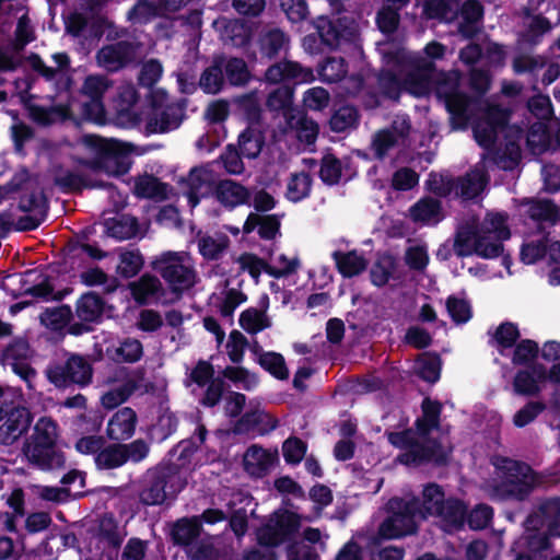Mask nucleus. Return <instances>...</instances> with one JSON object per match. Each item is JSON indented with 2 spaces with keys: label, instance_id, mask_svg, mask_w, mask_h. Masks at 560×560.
Masks as SVG:
<instances>
[{
  "label": "nucleus",
  "instance_id": "f257e3e1",
  "mask_svg": "<svg viewBox=\"0 0 560 560\" xmlns=\"http://www.w3.org/2000/svg\"><path fill=\"white\" fill-rule=\"evenodd\" d=\"M416 431L411 428L401 431H385L390 445L401 451L396 460L409 467L432 464L435 467L447 466L452 450H446L438 438L430 433L440 425L428 422L423 417L415 421Z\"/></svg>",
  "mask_w": 560,
  "mask_h": 560
},
{
  "label": "nucleus",
  "instance_id": "f03ea898",
  "mask_svg": "<svg viewBox=\"0 0 560 560\" xmlns=\"http://www.w3.org/2000/svg\"><path fill=\"white\" fill-rule=\"evenodd\" d=\"M58 424L50 417H40L33 433L25 439L22 453L33 467L51 471L66 466V455L57 444Z\"/></svg>",
  "mask_w": 560,
  "mask_h": 560
},
{
  "label": "nucleus",
  "instance_id": "7ed1b4c3",
  "mask_svg": "<svg viewBox=\"0 0 560 560\" xmlns=\"http://www.w3.org/2000/svg\"><path fill=\"white\" fill-rule=\"evenodd\" d=\"M186 481L176 464H159L149 468L140 481L139 501L154 506L171 503L184 490Z\"/></svg>",
  "mask_w": 560,
  "mask_h": 560
},
{
  "label": "nucleus",
  "instance_id": "20e7f679",
  "mask_svg": "<svg viewBox=\"0 0 560 560\" xmlns=\"http://www.w3.org/2000/svg\"><path fill=\"white\" fill-rule=\"evenodd\" d=\"M420 499L412 497L409 500L394 497L387 504L388 515L377 528V537L384 540L399 539L415 535L418 532Z\"/></svg>",
  "mask_w": 560,
  "mask_h": 560
},
{
  "label": "nucleus",
  "instance_id": "39448f33",
  "mask_svg": "<svg viewBox=\"0 0 560 560\" xmlns=\"http://www.w3.org/2000/svg\"><path fill=\"white\" fill-rule=\"evenodd\" d=\"M497 467L502 477L493 490L503 500L524 501L538 485L537 474L524 462L503 457Z\"/></svg>",
  "mask_w": 560,
  "mask_h": 560
},
{
  "label": "nucleus",
  "instance_id": "423d86ee",
  "mask_svg": "<svg viewBox=\"0 0 560 560\" xmlns=\"http://www.w3.org/2000/svg\"><path fill=\"white\" fill-rule=\"evenodd\" d=\"M45 375L56 388H83L93 380V366L78 353H71L63 361H52L45 369Z\"/></svg>",
  "mask_w": 560,
  "mask_h": 560
},
{
  "label": "nucleus",
  "instance_id": "0eeeda50",
  "mask_svg": "<svg viewBox=\"0 0 560 560\" xmlns=\"http://www.w3.org/2000/svg\"><path fill=\"white\" fill-rule=\"evenodd\" d=\"M150 452V443L141 438L129 443L114 442L104 444L94 457V463L98 470H113L127 463L140 464L149 457Z\"/></svg>",
  "mask_w": 560,
  "mask_h": 560
},
{
  "label": "nucleus",
  "instance_id": "6e6552de",
  "mask_svg": "<svg viewBox=\"0 0 560 560\" xmlns=\"http://www.w3.org/2000/svg\"><path fill=\"white\" fill-rule=\"evenodd\" d=\"M155 270L168 284L171 291L180 298L184 291L195 285V270L184 264L183 257L176 252H165L151 262Z\"/></svg>",
  "mask_w": 560,
  "mask_h": 560
},
{
  "label": "nucleus",
  "instance_id": "1a4fd4ad",
  "mask_svg": "<svg viewBox=\"0 0 560 560\" xmlns=\"http://www.w3.org/2000/svg\"><path fill=\"white\" fill-rule=\"evenodd\" d=\"M290 35L279 26L272 24L262 25L256 33L253 40L252 51L248 58L271 62L278 60L282 55L285 57L290 49Z\"/></svg>",
  "mask_w": 560,
  "mask_h": 560
},
{
  "label": "nucleus",
  "instance_id": "9d476101",
  "mask_svg": "<svg viewBox=\"0 0 560 560\" xmlns=\"http://www.w3.org/2000/svg\"><path fill=\"white\" fill-rule=\"evenodd\" d=\"M33 419L31 410L20 401L3 400L0 406V444L13 445L28 431Z\"/></svg>",
  "mask_w": 560,
  "mask_h": 560
},
{
  "label": "nucleus",
  "instance_id": "9b49d317",
  "mask_svg": "<svg viewBox=\"0 0 560 560\" xmlns=\"http://www.w3.org/2000/svg\"><path fill=\"white\" fill-rule=\"evenodd\" d=\"M439 96L443 97L445 108L450 114V124L455 130H465L468 128L474 117V100L466 93L459 91L456 85L443 91V86L438 88Z\"/></svg>",
  "mask_w": 560,
  "mask_h": 560
},
{
  "label": "nucleus",
  "instance_id": "f8f14e48",
  "mask_svg": "<svg viewBox=\"0 0 560 560\" xmlns=\"http://www.w3.org/2000/svg\"><path fill=\"white\" fill-rule=\"evenodd\" d=\"M145 129L149 133H166L178 128L184 117V107L178 103L163 105L158 97L151 101Z\"/></svg>",
  "mask_w": 560,
  "mask_h": 560
},
{
  "label": "nucleus",
  "instance_id": "ddd939ff",
  "mask_svg": "<svg viewBox=\"0 0 560 560\" xmlns=\"http://www.w3.org/2000/svg\"><path fill=\"white\" fill-rule=\"evenodd\" d=\"M131 149L117 140H106L97 149V164L108 174L125 175L131 167Z\"/></svg>",
  "mask_w": 560,
  "mask_h": 560
},
{
  "label": "nucleus",
  "instance_id": "4468645a",
  "mask_svg": "<svg viewBox=\"0 0 560 560\" xmlns=\"http://www.w3.org/2000/svg\"><path fill=\"white\" fill-rule=\"evenodd\" d=\"M137 45L130 40H118L104 45L96 52L100 67L108 72H117L129 66L136 58Z\"/></svg>",
  "mask_w": 560,
  "mask_h": 560
},
{
  "label": "nucleus",
  "instance_id": "2eb2a0df",
  "mask_svg": "<svg viewBox=\"0 0 560 560\" xmlns=\"http://www.w3.org/2000/svg\"><path fill=\"white\" fill-rule=\"evenodd\" d=\"M265 79L270 83H281L296 85L310 83L315 77L311 68L303 67L298 61L281 60L271 63L265 71Z\"/></svg>",
  "mask_w": 560,
  "mask_h": 560
},
{
  "label": "nucleus",
  "instance_id": "dca6fc26",
  "mask_svg": "<svg viewBox=\"0 0 560 560\" xmlns=\"http://www.w3.org/2000/svg\"><path fill=\"white\" fill-rule=\"evenodd\" d=\"M137 424V412L131 407H122L109 418L106 436L113 442L126 443L135 435Z\"/></svg>",
  "mask_w": 560,
  "mask_h": 560
},
{
  "label": "nucleus",
  "instance_id": "f3484780",
  "mask_svg": "<svg viewBox=\"0 0 560 560\" xmlns=\"http://www.w3.org/2000/svg\"><path fill=\"white\" fill-rule=\"evenodd\" d=\"M183 182L187 185L186 196L191 208H196L202 198L213 195L215 183L211 173L203 166H194Z\"/></svg>",
  "mask_w": 560,
  "mask_h": 560
},
{
  "label": "nucleus",
  "instance_id": "a211bd4d",
  "mask_svg": "<svg viewBox=\"0 0 560 560\" xmlns=\"http://www.w3.org/2000/svg\"><path fill=\"white\" fill-rule=\"evenodd\" d=\"M213 196L221 206L229 210L247 205L250 199L249 190L233 179H221L215 183Z\"/></svg>",
  "mask_w": 560,
  "mask_h": 560
},
{
  "label": "nucleus",
  "instance_id": "6ab92c4d",
  "mask_svg": "<svg viewBox=\"0 0 560 560\" xmlns=\"http://www.w3.org/2000/svg\"><path fill=\"white\" fill-rule=\"evenodd\" d=\"M277 460V451L270 452L260 445L253 444L244 454L243 465L250 476L261 478L268 474Z\"/></svg>",
  "mask_w": 560,
  "mask_h": 560
},
{
  "label": "nucleus",
  "instance_id": "aec40b11",
  "mask_svg": "<svg viewBox=\"0 0 560 560\" xmlns=\"http://www.w3.org/2000/svg\"><path fill=\"white\" fill-rule=\"evenodd\" d=\"M278 427V420L261 409H252L242 415L234 425V433L245 434L257 430L260 435L273 431Z\"/></svg>",
  "mask_w": 560,
  "mask_h": 560
},
{
  "label": "nucleus",
  "instance_id": "412c9836",
  "mask_svg": "<svg viewBox=\"0 0 560 560\" xmlns=\"http://www.w3.org/2000/svg\"><path fill=\"white\" fill-rule=\"evenodd\" d=\"M458 15L462 21L458 24V33L466 39L475 38L480 32V22L485 15V8L479 0H466L458 4Z\"/></svg>",
  "mask_w": 560,
  "mask_h": 560
},
{
  "label": "nucleus",
  "instance_id": "4be33fe9",
  "mask_svg": "<svg viewBox=\"0 0 560 560\" xmlns=\"http://www.w3.org/2000/svg\"><path fill=\"white\" fill-rule=\"evenodd\" d=\"M201 532L202 524L198 516H184L172 524L170 536L175 546L189 547L200 537Z\"/></svg>",
  "mask_w": 560,
  "mask_h": 560
},
{
  "label": "nucleus",
  "instance_id": "5701e85b",
  "mask_svg": "<svg viewBox=\"0 0 560 560\" xmlns=\"http://www.w3.org/2000/svg\"><path fill=\"white\" fill-rule=\"evenodd\" d=\"M105 306L106 302L101 294L88 291L77 300L75 315L79 320L98 324L103 319Z\"/></svg>",
  "mask_w": 560,
  "mask_h": 560
},
{
  "label": "nucleus",
  "instance_id": "b1692460",
  "mask_svg": "<svg viewBox=\"0 0 560 560\" xmlns=\"http://www.w3.org/2000/svg\"><path fill=\"white\" fill-rule=\"evenodd\" d=\"M260 308L248 307L240 314L238 324L248 334L256 335L271 327V320L267 316L269 298L264 294L260 299Z\"/></svg>",
  "mask_w": 560,
  "mask_h": 560
},
{
  "label": "nucleus",
  "instance_id": "393cba45",
  "mask_svg": "<svg viewBox=\"0 0 560 560\" xmlns=\"http://www.w3.org/2000/svg\"><path fill=\"white\" fill-rule=\"evenodd\" d=\"M30 118L39 126H50L57 121H65L71 117L68 104H57L49 107L38 104L26 105Z\"/></svg>",
  "mask_w": 560,
  "mask_h": 560
},
{
  "label": "nucleus",
  "instance_id": "a878e982",
  "mask_svg": "<svg viewBox=\"0 0 560 560\" xmlns=\"http://www.w3.org/2000/svg\"><path fill=\"white\" fill-rule=\"evenodd\" d=\"M482 233L477 224L465 223L456 229L453 242L454 254L459 258L474 255L477 247V241Z\"/></svg>",
  "mask_w": 560,
  "mask_h": 560
},
{
  "label": "nucleus",
  "instance_id": "bb28decb",
  "mask_svg": "<svg viewBox=\"0 0 560 560\" xmlns=\"http://www.w3.org/2000/svg\"><path fill=\"white\" fill-rule=\"evenodd\" d=\"M236 261L240 264L241 270L247 271L256 282L262 271L275 279L285 278L290 272V270H277V267L271 266L253 253L241 254Z\"/></svg>",
  "mask_w": 560,
  "mask_h": 560
},
{
  "label": "nucleus",
  "instance_id": "cd10ccee",
  "mask_svg": "<svg viewBox=\"0 0 560 560\" xmlns=\"http://www.w3.org/2000/svg\"><path fill=\"white\" fill-rule=\"evenodd\" d=\"M409 217L416 223H439L443 219L442 202L433 197H423L410 207Z\"/></svg>",
  "mask_w": 560,
  "mask_h": 560
},
{
  "label": "nucleus",
  "instance_id": "c85d7f7f",
  "mask_svg": "<svg viewBox=\"0 0 560 560\" xmlns=\"http://www.w3.org/2000/svg\"><path fill=\"white\" fill-rule=\"evenodd\" d=\"M547 252L552 261L560 262V241L551 243L549 248L545 240L526 243L522 246L520 255L524 264L530 265L542 259Z\"/></svg>",
  "mask_w": 560,
  "mask_h": 560
},
{
  "label": "nucleus",
  "instance_id": "c756f323",
  "mask_svg": "<svg viewBox=\"0 0 560 560\" xmlns=\"http://www.w3.org/2000/svg\"><path fill=\"white\" fill-rule=\"evenodd\" d=\"M440 506L435 517H439L447 526L459 529L463 528L466 523L467 509L466 503L454 497L446 498Z\"/></svg>",
  "mask_w": 560,
  "mask_h": 560
},
{
  "label": "nucleus",
  "instance_id": "7c9ffc66",
  "mask_svg": "<svg viewBox=\"0 0 560 560\" xmlns=\"http://www.w3.org/2000/svg\"><path fill=\"white\" fill-rule=\"evenodd\" d=\"M266 143L264 130L247 126L238 136L237 144L243 158L254 160L259 156Z\"/></svg>",
  "mask_w": 560,
  "mask_h": 560
},
{
  "label": "nucleus",
  "instance_id": "2f4dec72",
  "mask_svg": "<svg viewBox=\"0 0 560 560\" xmlns=\"http://www.w3.org/2000/svg\"><path fill=\"white\" fill-rule=\"evenodd\" d=\"M104 226L107 235L118 241L136 237L139 232L138 219L125 213L106 219Z\"/></svg>",
  "mask_w": 560,
  "mask_h": 560
},
{
  "label": "nucleus",
  "instance_id": "473e14b6",
  "mask_svg": "<svg viewBox=\"0 0 560 560\" xmlns=\"http://www.w3.org/2000/svg\"><path fill=\"white\" fill-rule=\"evenodd\" d=\"M331 257L336 264L338 272L343 278H352L362 273L368 267V260L357 253V250L341 252L335 250Z\"/></svg>",
  "mask_w": 560,
  "mask_h": 560
},
{
  "label": "nucleus",
  "instance_id": "72a5a7b5",
  "mask_svg": "<svg viewBox=\"0 0 560 560\" xmlns=\"http://www.w3.org/2000/svg\"><path fill=\"white\" fill-rule=\"evenodd\" d=\"M129 288L132 299L139 305H147L150 298L159 296L163 293L160 279L150 273L142 275L138 281L130 283Z\"/></svg>",
  "mask_w": 560,
  "mask_h": 560
},
{
  "label": "nucleus",
  "instance_id": "f704fd0d",
  "mask_svg": "<svg viewBox=\"0 0 560 560\" xmlns=\"http://www.w3.org/2000/svg\"><path fill=\"white\" fill-rule=\"evenodd\" d=\"M224 56H215L209 67L200 75L199 85L205 93L218 94L224 85L225 77L222 67Z\"/></svg>",
  "mask_w": 560,
  "mask_h": 560
},
{
  "label": "nucleus",
  "instance_id": "c9c22d12",
  "mask_svg": "<svg viewBox=\"0 0 560 560\" xmlns=\"http://www.w3.org/2000/svg\"><path fill=\"white\" fill-rule=\"evenodd\" d=\"M235 110L248 122L254 126L260 122L261 106L257 92L253 91L233 98Z\"/></svg>",
  "mask_w": 560,
  "mask_h": 560
},
{
  "label": "nucleus",
  "instance_id": "e433bc0d",
  "mask_svg": "<svg viewBox=\"0 0 560 560\" xmlns=\"http://www.w3.org/2000/svg\"><path fill=\"white\" fill-rule=\"evenodd\" d=\"M445 493L442 486L430 482L422 491V500H420L419 514L421 520H425L428 515L435 516L443 506L445 501Z\"/></svg>",
  "mask_w": 560,
  "mask_h": 560
},
{
  "label": "nucleus",
  "instance_id": "4c0bfd02",
  "mask_svg": "<svg viewBox=\"0 0 560 560\" xmlns=\"http://www.w3.org/2000/svg\"><path fill=\"white\" fill-rule=\"evenodd\" d=\"M456 189L454 195L464 200H472L485 189L488 178L483 174H465L455 178Z\"/></svg>",
  "mask_w": 560,
  "mask_h": 560
},
{
  "label": "nucleus",
  "instance_id": "58836bf2",
  "mask_svg": "<svg viewBox=\"0 0 560 560\" xmlns=\"http://www.w3.org/2000/svg\"><path fill=\"white\" fill-rule=\"evenodd\" d=\"M168 184L153 175H144L135 183V195L139 198L165 200Z\"/></svg>",
  "mask_w": 560,
  "mask_h": 560
},
{
  "label": "nucleus",
  "instance_id": "ea45409f",
  "mask_svg": "<svg viewBox=\"0 0 560 560\" xmlns=\"http://www.w3.org/2000/svg\"><path fill=\"white\" fill-rule=\"evenodd\" d=\"M73 318L70 305L61 304L55 307H46L39 314L40 324L54 331H60L67 327Z\"/></svg>",
  "mask_w": 560,
  "mask_h": 560
},
{
  "label": "nucleus",
  "instance_id": "a19ab883",
  "mask_svg": "<svg viewBox=\"0 0 560 560\" xmlns=\"http://www.w3.org/2000/svg\"><path fill=\"white\" fill-rule=\"evenodd\" d=\"M442 360L436 352H423L416 359L417 375L430 383H436L441 377Z\"/></svg>",
  "mask_w": 560,
  "mask_h": 560
},
{
  "label": "nucleus",
  "instance_id": "79ce46f5",
  "mask_svg": "<svg viewBox=\"0 0 560 560\" xmlns=\"http://www.w3.org/2000/svg\"><path fill=\"white\" fill-rule=\"evenodd\" d=\"M288 124L296 132V138L306 144H314L319 133L318 124L305 113H299L298 116L290 115Z\"/></svg>",
  "mask_w": 560,
  "mask_h": 560
},
{
  "label": "nucleus",
  "instance_id": "37998d69",
  "mask_svg": "<svg viewBox=\"0 0 560 560\" xmlns=\"http://www.w3.org/2000/svg\"><path fill=\"white\" fill-rule=\"evenodd\" d=\"M521 337L517 324L513 322H502L491 335L490 343L495 347L500 354L504 350L512 349Z\"/></svg>",
  "mask_w": 560,
  "mask_h": 560
},
{
  "label": "nucleus",
  "instance_id": "c03bdc74",
  "mask_svg": "<svg viewBox=\"0 0 560 560\" xmlns=\"http://www.w3.org/2000/svg\"><path fill=\"white\" fill-rule=\"evenodd\" d=\"M293 98L294 86L281 84L269 93L266 106L270 112H282L287 116L293 109Z\"/></svg>",
  "mask_w": 560,
  "mask_h": 560
},
{
  "label": "nucleus",
  "instance_id": "a18cd8bd",
  "mask_svg": "<svg viewBox=\"0 0 560 560\" xmlns=\"http://www.w3.org/2000/svg\"><path fill=\"white\" fill-rule=\"evenodd\" d=\"M313 178L307 172L291 174L285 197L291 202L298 203L310 197L312 191Z\"/></svg>",
  "mask_w": 560,
  "mask_h": 560
},
{
  "label": "nucleus",
  "instance_id": "49530a36",
  "mask_svg": "<svg viewBox=\"0 0 560 560\" xmlns=\"http://www.w3.org/2000/svg\"><path fill=\"white\" fill-rule=\"evenodd\" d=\"M423 10L430 19L453 22L458 18V0H424Z\"/></svg>",
  "mask_w": 560,
  "mask_h": 560
},
{
  "label": "nucleus",
  "instance_id": "de8ad7c7",
  "mask_svg": "<svg viewBox=\"0 0 560 560\" xmlns=\"http://www.w3.org/2000/svg\"><path fill=\"white\" fill-rule=\"evenodd\" d=\"M222 67L226 81L233 86L245 85L250 80V72L243 58L224 57Z\"/></svg>",
  "mask_w": 560,
  "mask_h": 560
},
{
  "label": "nucleus",
  "instance_id": "09e8293b",
  "mask_svg": "<svg viewBox=\"0 0 560 560\" xmlns=\"http://www.w3.org/2000/svg\"><path fill=\"white\" fill-rule=\"evenodd\" d=\"M230 40L234 47L242 48L246 55L253 48V28L252 25L245 21L235 20L231 22L226 28Z\"/></svg>",
  "mask_w": 560,
  "mask_h": 560
},
{
  "label": "nucleus",
  "instance_id": "8fccbe9b",
  "mask_svg": "<svg viewBox=\"0 0 560 560\" xmlns=\"http://www.w3.org/2000/svg\"><path fill=\"white\" fill-rule=\"evenodd\" d=\"M359 112L352 105H343L334 112L329 119L330 130L334 132H345L357 128L359 125Z\"/></svg>",
  "mask_w": 560,
  "mask_h": 560
},
{
  "label": "nucleus",
  "instance_id": "3c124183",
  "mask_svg": "<svg viewBox=\"0 0 560 560\" xmlns=\"http://www.w3.org/2000/svg\"><path fill=\"white\" fill-rule=\"evenodd\" d=\"M55 184L66 192H77L84 188L103 187L102 182H91L84 175L66 171L55 177Z\"/></svg>",
  "mask_w": 560,
  "mask_h": 560
},
{
  "label": "nucleus",
  "instance_id": "603ef678",
  "mask_svg": "<svg viewBox=\"0 0 560 560\" xmlns=\"http://www.w3.org/2000/svg\"><path fill=\"white\" fill-rule=\"evenodd\" d=\"M257 363L275 378L284 381L289 378V370L284 357L275 351H267L259 354Z\"/></svg>",
  "mask_w": 560,
  "mask_h": 560
},
{
  "label": "nucleus",
  "instance_id": "864d4df0",
  "mask_svg": "<svg viewBox=\"0 0 560 560\" xmlns=\"http://www.w3.org/2000/svg\"><path fill=\"white\" fill-rule=\"evenodd\" d=\"M395 269L396 260L392 255L380 256L370 269L371 282L378 288L384 287L388 283Z\"/></svg>",
  "mask_w": 560,
  "mask_h": 560
},
{
  "label": "nucleus",
  "instance_id": "5fc2aeb1",
  "mask_svg": "<svg viewBox=\"0 0 560 560\" xmlns=\"http://www.w3.org/2000/svg\"><path fill=\"white\" fill-rule=\"evenodd\" d=\"M342 175V163L332 153L328 152L320 160L318 176L327 186H335L340 183Z\"/></svg>",
  "mask_w": 560,
  "mask_h": 560
},
{
  "label": "nucleus",
  "instance_id": "6e6d98bb",
  "mask_svg": "<svg viewBox=\"0 0 560 560\" xmlns=\"http://www.w3.org/2000/svg\"><path fill=\"white\" fill-rule=\"evenodd\" d=\"M508 214L505 212L488 213L480 231L485 234H494L498 241H506L511 237L508 226Z\"/></svg>",
  "mask_w": 560,
  "mask_h": 560
},
{
  "label": "nucleus",
  "instance_id": "4d7b16f0",
  "mask_svg": "<svg viewBox=\"0 0 560 560\" xmlns=\"http://www.w3.org/2000/svg\"><path fill=\"white\" fill-rule=\"evenodd\" d=\"M400 8L396 5L383 3L376 13V25L383 34H394L399 26L400 22Z\"/></svg>",
  "mask_w": 560,
  "mask_h": 560
},
{
  "label": "nucleus",
  "instance_id": "13d9d810",
  "mask_svg": "<svg viewBox=\"0 0 560 560\" xmlns=\"http://www.w3.org/2000/svg\"><path fill=\"white\" fill-rule=\"evenodd\" d=\"M143 357V345L137 338L127 337L119 342L115 349V361L136 363Z\"/></svg>",
  "mask_w": 560,
  "mask_h": 560
},
{
  "label": "nucleus",
  "instance_id": "bf43d9fd",
  "mask_svg": "<svg viewBox=\"0 0 560 560\" xmlns=\"http://www.w3.org/2000/svg\"><path fill=\"white\" fill-rule=\"evenodd\" d=\"M31 357V347L25 338L18 337L12 339L1 351V362L9 365L14 362L27 360Z\"/></svg>",
  "mask_w": 560,
  "mask_h": 560
},
{
  "label": "nucleus",
  "instance_id": "052dcab7",
  "mask_svg": "<svg viewBox=\"0 0 560 560\" xmlns=\"http://www.w3.org/2000/svg\"><path fill=\"white\" fill-rule=\"evenodd\" d=\"M143 264V256L139 249L122 252L119 255L117 273L125 279H130L140 272Z\"/></svg>",
  "mask_w": 560,
  "mask_h": 560
},
{
  "label": "nucleus",
  "instance_id": "680f3d73",
  "mask_svg": "<svg viewBox=\"0 0 560 560\" xmlns=\"http://www.w3.org/2000/svg\"><path fill=\"white\" fill-rule=\"evenodd\" d=\"M512 386L515 395L525 397L537 396L541 390L537 380L534 378L533 373L527 369H521L515 373Z\"/></svg>",
  "mask_w": 560,
  "mask_h": 560
},
{
  "label": "nucleus",
  "instance_id": "e2e57ef3",
  "mask_svg": "<svg viewBox=\"0 0 560 560\" xmlns=\"http://www.w3.org/2000/svg\"><path fill=\"white\" fill-rule=\"evenodd\" d=\"M155 16H158V5L150 0H137L127 12V20L131 24L144 25Z\"/></svg>",
  "mask_w": 560,
  "mask_h": 560
},
{
  "label": "nucleus",
  "instance_id": "0e129e2a",
  "mask_svg": "<svg viewBox=\"0 0 560 560\" xmlns=\"http://www.w3.org/2000/svg\"><path fill=\"white\" fill-rule=\"evenodd\" d=\"M338 25H340L338 19L331 20L320 16L317 21L316 30L320 42L329 49H337L339 47Z\"/></svg>",
  "mask_w": 560,
  "mask_h": 560
},
{
  "label": "nucleus",
  "instance_id": "69168bd1",
  "mask_svg": "<svg viewBox=\"0 0 560 560\" xmlns=\"http://www.w3.org/2000/svg\"><path fill=\"white\" fill-rule=\"evenodd\" d=\"M512 363L514 365H528L534 362L540 352L538 343L533 339H522L513 347Z\"/></svg>",
  "mask_w": 560,
  "mask_h": 560
},
{
  "label": "nucleus",
  "instance_id": "338daca9",
  "mask_svg": "<svg viewBox=\"0 0 560 560\" xmlns=\"http://www.w3.org/2000/svg\"><path fill=\"white\" fill-rule=\"evenodd\" d=\"M546 409L547 405L544 401L529 400L514 413L512 422L516 428H525L534 422Z\"/></svg>",
  "mask_w": 560,
  "mask_h": 560
},
{
  "label": "nucleus",
  "instance_id": "774afa93",
  "mask_svg": "<svg viewBox=\"0 0 560 560\" xmlns=\"http://www.w3.org/2000/svg\"><path fill=\"white\" fill-rule=\"evenodd\" d=\"M472 132L476 142L485 149H490L494 145L499 130L490 125L487 120L479 117L472 122Z\"/></svg>",
  "mask_w": 560,
  "mask_h": 560
}]
</instances>
